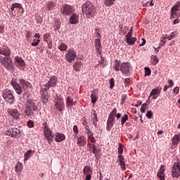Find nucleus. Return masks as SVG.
Here are the masks:
<instances>
[{"label": "nucleus", "mask_w": 180, "mask_h": 180, "mask_svg": "<svg viewBox=\"0 0 180 180\" xmlns=\"http://www.w3.org/2000/svg\"><path fill=\"white\" fill-rule=\"evenodd\" d=\"M0 54L4 56L0 57V63L8 71H13V62L11 58V50L7 46L0 48Z\"/></svg>", "instance_id": "nucleus-1"}, {"label": "nucleus", "mask_w": 180, "mask_h": 180, "mask_svg": "<svg viewBox=\"0 0 180 180\" xmlns=\"http://www.w3.org/2000/svg\"><path fill=\"white\" fill-rule=\"evenodd\" d=\"M115 71H121L124 75H129L131 71V65L129 63L124 62L120 63V61L116 60L114 65Z\"/></svg>", "instance_id": "nucleus-2"}, {"label": "nucleus", "mask_w": 180, "mask_h": 180, "mask_svg": "<svg viewBox=\"0 0 180 180\" xmlns=\"http://www.w3.org/2000/svg\"><path fill=\"white\" fill-rule=\"evenodd\" d=\"M82 11L88 19H91V18H94L96 15V8H95V6L91 1H86L83 4Z\"/></svg>", "instance_id": "nucleus-3"}, {"label": "nucleus", "mask_w": 180, "mask_h": 180, "mask_svg": "<svg viewBox=\"0 0 180 180\" xmlns=\"http://www.w3.org/2000/svg\"><path fill=\"white\" fill-rule=\"evenodd\" d=\"M26 108L25 110V116H29L31 119L36 117L37 115V106H36V103L32 100H27Z\"/></svg>", "instance_id": "nucleus-4"}, {"label": "nucleus", "mask_w": 180, "mask_h": 180, "mask_svg": "<svg viewBox=\"0 0 180 180\" xmlns=\"http://www.w3.org/2000/svg\"><path fill=\"white\" fill-rule=\"evenodd\" d=\"M2 97L9 105H13L15 103V96H13V93L10 89H6L4 90Z\"/></svg>", "instance_id": "nucleus-5"}, {"label": "nucleus", "mask_w": 180, "mask_h": 180, "mask_svg": "<svg viewBox=\"0 0 180 180\" xmlns=\"http://www.w3.org/2000/svg\"><path fill=\"white\" fill-rule=\"evenodd\" d=\"M118 161L120 162V165L121 167L122 171H126V163H124V158L122 154H123V146H122V143H119L118 146Z\"/></svg>", "instance_id": "nucleus-6"}, {"label": "nucleus", "mask_w": 180, "mask_h": 180, "mask_svg": "<svg viewBox=\"0 0 180 180\" xmlns=\"http://www.w3.org/2000/svg\"><path fill=\"white\" fill-rule=\"evenodd\" d=\"M44 133L49 144H51V142L54 139V135H53V131H51V129H50V128H49L47 126V123H44Z\"/></svg>", "instance_id": "nucleus-7"}, {"label": "nucleus", "mask_w": 180, "mask_h": 180, "mask_svg": "<svg viewBox=\"0 0 180 180\" xmlns=\"http://www.w3.org/2000/svg\"><path fill=\"white\" fill-rule=\"evenodd\" d=\"M5 134L6 136L14 137V139H20V130H19L18 128H10L6 131Z\"/></svg>", "instance_id": "nucleus-8"}, {"label": "nucleus", "mask_w": 180, "mask_h": 180, "mask_svg": "<svg viewBox=\"0 0 180 180\" xmlns=\"http://www.w3.org/2000/svg\"><path fill=\"white\" fill-rule=\"evenodd\" d=\"M57 85V77L51 76L49 77V80L46 84L42 85V89H50L51 86H56Z\"/></svg>", "instance_id": "nucleus-9"}, {"label": "nucleus", "mask_w": 180, "mask_h": 180, "mask_svg": "<svg viewBox=\"0 0 180 180\" xmlns=\"http://www.w3.org/2000/svg\"><path fill=\"white\" fill-rule=\"evenodd\" d=\"M60 13L65 16L72 15L74 13V8L72 6L66 4L60 8Z\"/></svg>", "instance_id": "nucleus-10"}, {"label": "nucleus", "mask_w": 180, "mask_h": 180, "mask_svg": "<svg viewBox=\"0 0 180 180\" xmlns=\"http://www.w3.org/2000/svg\"><path fill=\"white\" fill-rule=\"evenodd\" d=\"M77 57V52L73 49H69L67 51L65 54V60L68 63H72Z\"/></svg>", "instance_id": "nucleus-11"}, {"label": "nucleus", "mask_w": 180, "mask_h": 180, "mask_svg": "<svg viewBox=\"0 0 180 180\" xmlns=\"http://www.w3.org/2000/svg\"><path fill=\"white\" fill-rule=\"evenodd\" d=\"M172 175L174 178H179L180 176V163H174L172 166Z\"/></svg>", "instance_id": "nucleus-12"}, {"label": "nucleus", "mask_w": 180, "mask_h": 180, "mask_svg": "<svg viewBox=\"0 0 180 180\" xmlns=\"http://www.w3.org/2000/svg\"><path fill=\"white\" fill-rule=\"evenodd\" d=\"M7 112L15 120H19V119H20V113H19L18 109L8 108Z\"/></svg>", "instance_id": "nucleus-13"}, {"label": "nucleus", "mask_w": 180, "mask_h": 180, "mask_svg": "<svg viewBox=\"0 0 180 180\" xmlns=\"http://www.w3.org/2000/svg\"><path fill=\"white\" fill-rule=\"evenodd\" d=\"M180 11V2H177L174 6L172 8L171 18H178L177 12Z\"/></svg>", "instance_id": "nucleus-14"}, {"label": "nucleus", "mask_w": 180, "mask_h": 180, "mask_svg": "<svg viewBox=\"0 0 180 180\" xmlns=\"http://www.w3.org/2000/svg\"><path fill=\"white\" fill-rule=\"evenodd\" d=\"M11 85L13 88L15 89L16 94L18 95H20L22 94V89L20 88V85L16 82V80L15 79H13L11 80Z\"/></svg>", "instance_id": "nucleus-15"}, {"label": "nucleus", "mask_w": 180, "mask_h": 180, "mask_svg": "<svg viewBox=\"0 0 180 180\" xmlns=\"http://www.w3.org/2000/svg\"><path fill=\"white\" fill-rule=\"evenodd\" d=\"M55 106L59 112H63V109H64V101L61 98H57Z\"/></svg>", "instance_id": "nucleus-16"}, {"label": "nucleus", "mask_w": 180, "mask_h": 180, "mask_svg": "<svg viewBox=\"0 0 180 180\" xmlns=\"http://www.w3.org/2000/svg\"><path fill=\"white\" fill-rule=\"evenodd\" d=\"M49 89H42L41 90V98L44 103H47L49 102V93L47 92Z\"/></svg>", "instance_id": "nucleus-17"}, {"label": "nucleus", "mask_w": 180, "mask_h": 180, "mask_svg": "<svg viewBox=\"0 0 180 180\" xmlns=\"http://www.w3.org/2000/svg\"><path fill=\"white\" fill-rule=\"evenodd\" d=\"M77 105V101H74V98L71 96H68L66 99V108L68 109L72 108V106H75Z\"/></svg>", "instance_id": "nucleus-18"}, {"label": "nucleus", "mask_w": 180, "mask_h": 180, "mask_svg": "<svg viewBox=\"0 0 180 180\" xmlns=\"http://www.w3.org/2000/svg\"><path fill=\"white\" fill-rule=\"evenodd\" d=\"M64 140H65V135H64V134L58 132L55 134V141H56V143H61V141H64Z\"/></svg>", "instance_id": "nucleus-19"}, {"label": "nucleus", "mask_w": 180, "mask_h": 180, "mask_svg": "<svg viewBox=\"0 0 180 180\" xmlns=\"http://www.w3.org/2000/svg\"><path fill=\"white\" fill-rule=\"evenodd\" d=\"M165 171V167L164 165H161L159 172H158V178H159V180H165V177L164 172Z\"/></svg>", "instance_id": "nucleus-20"}, {"label": "nucleus", "mask_w": 180, "mask_h": 180, "mask_svg": "<svg viewBox=\"0 0 180 180\" xmlns=\"http://www.w3.org/2000/svg\"><path fill=\"white\" fill-rule=\"evenodd\" d=\"M95 47L97 53L101 54L102 53V44L101 43V39H96Z\"/></svg>", "instance_id": "nucleus-21"}, {"label": "nucleus", "mask_w": 180, "mask_h": 180, "mask_svg": "<svg viewBox=\"0 0 180 180\" xmlns=\"http://www.w3.org/2000/svg\"><path fill=\"white\" fill-rule=\"evenodd\" d=\"M79 19V15L75 13H73L70 17V22L71 23V25H77V23H78Z\"/></svg>", "instance_id": "nucleus-22"}, {"label": "nucleus", "mask_w": 180, "mask_h": 180, "mask_svg": "<svg viewBox=\"0 0 180 180\" xmlns=\"http://www.w3.org/2000/svg\"><path fill=\"white\" fill-rule=\"evenodd\" d=\"M173 147H176L179 143H180V134H175L172 139Z\"/></svg>", "instance_id": "nucleus-23"}, {"label": "nucleus", "mask_w": 180, "mask_h": 180, "mask_svg": "<svg viewBox=\"0 0 180 180\" xmlns=\"http://www.w3.org/2000/svg\"><path fill=\"white\" fill-rule=\"evenodd\" d=\"M15 63L17 65H19L20 67H25V60L22 59V58L19 56H16L15 58Z\"/></svg>", "instance_id": "nucleus-24"}, {"label": "nucleus", "mask_w": 180, "mask_h": 180, "mask_svg": "<svg viewBox=\"0 0 180 180\" xmlns=\"http://www.w3.org/2000/svg\"><path fill=\"white\" fill-rule=\"evenodd\" d=\"M77 144L79 146H86V139L84 136H80L77 138Z\"/></svg>", "instance_id": "nucleus-25"}, {"label": "nucleus", "mask_w": 180, "mask_h": 180, "mask_svg": "<svg viewBox=\"0 0 180 180\" xmlns=\"http://www.w3.org/2000/svg\"><path fill=\"white\" fill-rule=\"evenodd\" d=\"M136 40H137V38L134 37H130L126 38V42L129 46H133V44L136 43Z\"/></svg>", "instance_id": "nucleus-26"}, {"label": "nucleus", "mask_w": 180, "mask_h": 180, "mask_svg": "<svg viewBox=\"0 0 180 180\" xmlns=\"http://www.w3.org/2000/svg\"><path fill=\"white\" fill-rule=\"evenodd\" d=\"M19 82H20V85H22V86H23V88H29L31 86L30 83L23 79H20Z\"/></svg>", "instance_id": "nucleus-27"}, {"label": "nucleus", "mask_w": 180, "mask_h": 180, "mask_svg": "<svg viewBox=\"0 0 180 180\" xmlns=\"http://www.w3.org/2000/svg\"><path fill=\"white\" fill-rule=\"evenodd\" d=\"M90 150H92V153L94 154L95 157H96L98 155V154H99V153H101V150L98 149L96 148V146H95V145L90 146Z\"/></svg>", "instance_id": "nucleus-28"}, {"label": "nucleus", "mask_w": 180, "mask_h": 180, "mask_svg": "<svg viewBox=\"0 0 180 180\" xmlns=\"http://www.w3.org/2000/svg\"><path fill=\"white\" fill-rule=\"evenodd\" d=\"M160 94H161V88L153 89L150 92V96L156 95L157 96H160Z\"/></svg>", "instance_id": "nucleus-29"}, {"label": "nucleus", "mask_w": 180, "mask_h": 180, "mask_svg": "<svg viewBox=\"0 0 180 180\" xmlns=\"http://www.w3.org/2000/svg\"><path fill=\"white\" fill-rule=\"evenodd\" d=\"M83 173L85 175H91L92 169H91V167H89V166H85L84 169H83Z\"/></svg>", "instance_id": "nucleus-30"}, {"label": "nucleus", "mask_w": 180, "mask_h": 180, "mask_svg": "<svg viewBox=\"0 0 180 180\" xmlns=\"http://www.w3.org/2000/svg\"><path fill=\"white\" fill-rule=\"evenodd\" d=\"M91 98L92 103H96V102H98V94H96V91H94L91 94Z\"/></svg>", "instance_id": "nucleus-31"}, {"label": "nucleus", "mask_w": 180, "mask_h": 180, "mask_svg": "<svg viewBox=\"0 0 180 180\" xmlns=\"http://www.w3.org/2000/svg\"><path fill=\"white\" fill-rule=\"evenodd\" d=\"M87 136L88 139H89L91 143H96V139H95V138L94 137V134L92 133V131H91V130H89V131H87Z\"/></svg>", "instance_id": "nucleus-32"}, {"label": "nucleus", "mask_w": 180, "mask_h": 180, "mask_svg": "<svg viewBox=\"0 0 180 180\" xmlns=\"http://www.w3.org/2000/svg\"><path fill=\"white\" fill-rule=\"evenodd\" d=\"M150 60L153 65H157L158 63H160V60H158V57L156 55H153L150 57Z\"/></svg>", "instance_id": "nucleus-33"}, {"label": "nucleus", "mask_w": 180, "mask_h": 180, "mask_svg": "<svg viewBox=\"0 0 180 180\" xmlns=\"http://www.w3.org/2000/svg\"><path fill=\"white\" fill-rule=\"evenodd\" d=\"M22 169H23V165L20 162H18L15 165V171L16 172H22Z\"/></svg>", "instance_id": "nucleus-34"}, {"label": "nucleus", "mask_w": 180, "mask_h": 180, "mask_svg": "<svg viewBox=\"0 0 180 180\" xmlns=\"http://www.w3.org/2000/svg\"><path fill=\"white\" fill-rule=\"evenodd\" d=\"M82 65V63H81V61H77V62L75 63V64L73 65L74 70L79 71Z\"/></svg>", "instance_id": "nucleus-35"}, {"label": "nucleus", "mask_w": 180, "mask_h": 180, "mask_svg": "<svg viewBox=\"0 0 180 180\" xmlns=\"http://www.w3.org/2000/svg\"><path fill=\"white\" fill-rule=\"evenodd\" d=\"M106 65V63H105V58L101 56V60L98 61V66L101 68H103Z\"/></svg>", "instance_id": "nucleus-36"}, {"label": "nucleus", "mask_w": 180, "mask_h": 180, "mask_svg": "<svg viewBox=\"0 0 180 180\" xmlns=\"http://www.w3.org/2000/svg\"><path fill=\"white\" fill-rule=\"evenodd\" d=\"M18 8V9H22V4H19V3H15L12 4L11 6V11H15V8Z\"/></svg>", "instance_id": "nucleus-37"}, {"label": "nucleus", "mask_w": 180, "mask_h": 180, "mask_svg": "<svg viewBox=\"0 0 180 180\" xmlns=\"http://www.w3.org/2000/svg\"><path fill=\"white\" fill-rule=\"evenodd\" d=\"M32 155V150H27L25 155H24V160L25 161H27V160H29V158H30V156Z\"/></svg>", "instance_id": "nucleus-38"}, {"label": "nucleus", "mask_w": 180, "mask_h": 180, "mask_svg": "<svg viewBox=\"0 0 180 180\" xmlns=\"http://www.w3.org/2000/svg\"><path fill=\"white\" fill-rule=\"evenodd\" d=\"M58 49L60 51H66L68 49V46L65 44H61Z\"/></svg>", "instance_id": "nucleus-39"}, {"label": "nucleus", "mask_w": 180, "mask_h": 180, "mask_svg": "<svg viewBox=\"0 0 180 180\" xmlns=\"http://www.w3.org/2000/svg\"><path fill=\"white\" fill-rule=\"evenodd\" d=\"M127 120H129V115H127V114H125L124 117H122L121 124L123 126L126 123V122H127Z\"/></svg>", "instance_id": "nucleus-40"}, {"label": "nucleus", "mask_w": 180, "mask_h": 180, "mask_svg": "<svg viewBox=\"0 0 180 180\" xmlns=\"http://www.w3.org/2000/svg\"><path fill=\"white\" fill-rule=\"evenodd\" d=\"M39 43H40V39H34L31 44V46H32L33 47H37V46H39Z\"/></svg>", "instance_id": "nucleus-41"}, {"label": "nucleus", "mask_w": 180, "mask_h": 180, "mask_svg": "<svg viewBox=\"0 0 180 180\" xmlns=\"http://www.w3.org/2000/svg\"><path fill=\"white\" fill-rule=\"evenodd\" d=\"M54 8V4L51 1H49L46 4V9L48 11H51Z\"/></svg>", "instance_id": "nucleus-42"}, {"label": "nucleus", "mask_w": 180, "mask_h": 180, "mask_svg": "<svg viewBox=\"0 0 180 180\" xmlns=\"http://www.w3.org/2000/svg\"><path fill=\"white\" fill-rule=\"evenodd\" d=\"M114 2H115V0H105L104 2V4H105L106 6H110L113 5Z\"/></svg>", "instance_id": "nucleus-43"}, {"label": "nucleus", "mask_w": 180, "mask_h": 180, "mask_svg": "<svg viewBox=\"0 0 180 180\" xmlns=\"http://www.w3.org/2000/svg\"><path fill=\"white\" fill-rule=\"evenodd\" d=\"M146 109H147V103H145L142 104L140 110H141V113H146Z\"/></svg>", "instance_id": "nucleus-44"}, {"label": "nucleus", "mask_w": 180, "mask_h": 180, "mask_svg": "<svg viewBox=\"0 0 180 180\" xmlns=\"http://www.w3.org/2000/svg\"><path fill=\"white\" fill-rule=\"evenodd\" d=\"M97 122H98V115H96V113H94L93 124L96 126Z\"/></svg>", "instance_id": "nucleus-45"}, {"label": "nucleus", "mask_w": 180, "mask_h": 180, "mask_svg": "<svg viewBox=\"0 0 180 180\" xmlns=\"http://www.w3.org/2000/svg\"><path fill=\"white\" fill-rule=\"evenodd\" d=\"M27 124L28 127H30V129L34 127V122H33L32 120H29L27 122Z\"/></svg>", "instance_id": "nucleus-46"}, {"label": "nucleus", "mask_w": 180, "mask_h": 180, "mask_svg": "<svg viewBox=\"0 0 180 180\" xmlns=\"http://www.w3.org/2000/svg\"><path fill=\"white\" fill-rule=\"evenodd\" d=\"M115 86V79L111 78L110 79V89H113Z\"/></svg>", "instance_id": "nucleus-47"}, {"label": "nucleus", "mask_w": 180, "mask_h": 180, "mask_svg": "<svg viewBox=\"0 0 180 180\" xmlns=\"http://www.w3.org/2000/svg\"><path fill=\"white\" fill-rule=\"evenodd\" d=\"M145 75L148 77L151 75V70H150L149 68H145Z\"/></svg>", "instance_id": "nucleus-48"}, {"label": "nucleus", "mask_w": 180, "mask_h": 180, "mask_svg": "<svg viewBox=\"0 0 180 180\" xmlns=\"http://www.w3.org/2000/svg\"><path fill=\"white\" fill-rule=\"evenodd\" d=\"M133 36V27H131L130 30L129 31L128 34L126 36V39L129 37H132Z\"/></svg>", "instance_id": "nucleus-49"}, {"label": "nucleus", "mask_w": 180, "mask_h": 180, "mask_svg": "<svg viewBox=\"0 0 180 180\" xmlns=\"http://www.w3.org/2000/svg\"><path fill=\"white\" fill-rule=\"evenodd\" d=\"M146 116V117H148V119H151V117H153V112H151V110H148Z\"/></svg>", "instance_id": "nucleus-50"}, {"label": "nucleus", "mask_w": 180, "mask_h": 180, "mask_svg": "<svg viewBox=\"0 0 180 180\" xmlns=\"http://www.w3.org/2000/svg\"><path fill=\"white\" fill-rule=\"evenodd\" d=\"M49 38H50V34L49 33L44 34V41H46V43L49 41L48 39Z\"/></svg>", "instance_id": "nucleus-51"}, {"label": "nucleus", "mask_w": 180, "mask_h": 180, "mask_svg": "<svg viewBox=\"0 0 180 180\" xmlns=\"http://www.w3.org/2000/svg\"><path fill=\"white\" fill-rule=\"evenodd\" d=\"M173 93H174V95H178V94H179V86H176L173 89Z\"/></svg>", "instance_id": "nucleus-52"}, {"label": "nucleus", "mask_w": 180, "mask_h": 180, "mask_svg": "<svg viewBox=\"0 0 180 180\" xmlns=\"http://www.w3.org/2000/svg\"><path fill=\"white\" fill-rule=\"evenodd\" d=\"M25 37H26L27 40L29 41L30 37H32V33H30V32H29V31H26Z\"/></svg>", "instance_id": "nucleus-53"}, {"label": "nucleus", "mask_w": 180, "mask_h": 180, "mask_svg": "<svg viewBox=\"0 0 180 180\" xmlns=\"http://www.w3.org/2000/svg\"><path fill=\"white\" fill-rule=\"evenodd\" d=\"M107 125L113 127V121L112 120H108Z\"/></svg>", "instance_id": "nucleus-54"}, {"label": "nucleus", "mask_w": 180, "mask_h": 180, "mask_svg": "<svg viewBox=\"0 0 180 180\" xmlns=\"http://www.w3.org/2000/svg\"><path fill=\"white\" fill-rule=\"evenodd\" d=\"M108 120H112L113 122L115 120V115H113L112 112L109 115Z\"/></svg>", "instance_id": "nucleus-55"}, {"label": "nucleus", "mask_w": 180, "mask_h": 180, "mask_svg": "<svg viewBox=\"0 0 180 180\" xmlns=\"http://www.w3.org/2000/svg\"><path fill=\"white\" fill-rule=\"evenodd\" d=\"M54 29H55L56 32H57V30H58L60 29V23H58V22H57V23H56Z\"/></svg>", "instance_id": "nucleus-56"}, {"label": "nucleus", "mask_w": 180, "mask_h": 180, "mask_svg": "<svg viewBox=\"0 0 180 180\" xmlns=\"http://www.w3.org/2000/svg\"><path fill=\"white\" fill-rule=\"evenodd\" d=\"M73 131H74V133H76L77 134V133H78V126L75 125L73 127Z\"/></svg>", "instance_id": "nucleus-57"}, {"label": "nucleus", "mask_w": 180, "mask_h": 180, "mask_svg": "<svg viewBox=\"0 0 180 180\" xmlns=\"http://www.w3.org/2000/svg\"><path fill=\"white\" fill-rule=\"evenodd\" d=\"M129 82H130V79L129 78L124 79V84L125 86H127V84H129Z\"/></svg>", "instance_id": "nucleus-58"}, {"label": "nucleus", "mask_w": 180, "mask_h": 180, "mask_svg": "<svg viewBox=\"0 0 180 180\" xmlns=\"http://www.w3.org/2000/svg\"><path fill=\"white\" fill-rule=\"evenodd\" d=\"M168 88H171V86H169V85H165L163 88L164 92H167V90L168 89Z\"/></svg>", "instance_id": "nucleus-59"}, {"label": "nucleus", "mask_w": 180, "mask_h": 180, "mask_svg": "<svg viewBox=\"0 0 180 180\" xmlns=\"http://www.w3.org/2000/svg\"><path fill=\"white\" fill-rule=\"evenodd\" d=\"M168 82H169V86H170L171 88V86L174 85V82H172V79H170L168 81Z\"/></svg>", "instance_id": "nucleus-60"}, {"label": "nucleus", "mask_w": 180, "mask_h": 180, "mask_svg": "<svg viewBox=\"0 0 180 180\" xmlns=\"http://www.w3.org/2000/svg\"><path fill=\"white\" fill-rule=\"evenodd\" d=\"M96 37H97V39H101L102 36L99 32H96Z\"/></svg>", "instance_id": "nucleus-61"}, {"label": "nucleus", "mask_w": 180, "mask_h": 180, "mask_svg": "<svg viewBox=\"0 0 180 180\" xmlns=\"http://www.w3.org/2000/svg\"><path fill=\"white\" fill-rule=\"evenodd\" d=\"M47 44H48V48L49 49H51V47H52V43L51 41L49 42V41H47Z\"/></svg>", "instance_id": "nucleus-62"}, {"label": "nucleus", "mask_w": 180, "mask_h": 180, "mask_svg": "<svg viewBox=\"0 0 180 180\" xmlns=\"http://www.w3.org/2000/svg\"><path fill=\"white\" fill-rule=\"evenodd\" d=\"M142 43L141 44H140V46L141 47V46H145L146 45V39H142Z\"/></svg>", "instance_id": "nucleus-63"}, {"label": "nucleus", "mask_w": 180, "mask_h": 180, "mask_svg": "<svg viewBox=\"0 0 180 180\" xmlns=\"http://www.w3.org/2000/svg\"><path fill=\"white\" fill-rule=\"evenodd\" d=\"M86 179L88 180H91V178H92V176L91 174H86Z\"/></svg>", "instance_id": "nucleus-64"}]
</instances>
